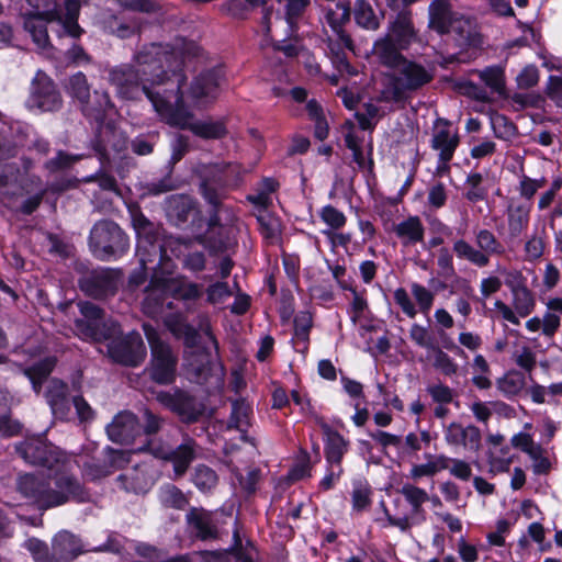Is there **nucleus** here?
I'll return each mask as SVG.
<instances>
[{"label":"nucleus","instance_id":"bb28decb","mask_svg":"<svg viewBox=\"0 0 562 562\" xmlns=\"http://www.w3.org/2000/svg\"><path fill=\"white\" fill-rule=\"evenodd\" d=\"M322 428L326 464L341 465V461L349 449V441L328 425H324Z\"/></svg>","mask_w":562,"mask_h":562},{"label":"nucleus","instance_id":"6e6552de","mask_svg":"<svg viewBox=\"0 0 562 562\" xmlns=\"http://www.w3.org/2000/svg\"><path fill=\"white\" fill-rule=\"evenodd\" d=\"M142 328L150 348V359L144 374L158 385L175 383L178 367L177 355L171 346L161 339L154 325L144 323Z\"/></svg>","mask_w":562,"mask_h":562},{"label":"nucleus","instance_id":"dca6fc26","mask_svg":"<svg viewBox=\"0 0 562 562\" xmlns=\"http://www.w3.org/2000/svg\"><path fill=\"white\" fill-rule=\"evenodd\" d=\"M453 33V40L458 52L451 54L447 60L449 63L467 61L464 57L469 48H479L483 43V36L476 21L472 18L459 15L450 29Z\"/></svg>","mask_w":562,"mask_h":562},{"label":"nucleus","instance_id":"cd10ccee","mask_svg":"<svg viewBox=\"0 0 562 562\" xmlns=\"http://www.w3.org/2000/svg\"><path fill=\"white\" fill-rule=\"evenodd\" d=\"M195 210V201L186 194L170 195L165 201V211L171 223L181 226Z\"/></svg>","mask_w":562,"mask_h":562},{"label":"nucleus","instance_id":"09e8293b","mask_svg":"<svg viewBox=\"0 0 562 562\" xmlns=\"http://www.w3.org/2000/svg\"><path fill=\"white\" fill-rule=\"evenodd\" d=\"M487 459L490 472L493 474L508 472L513 462L508 447L501 448L499 453L490 452Z\"/></svg>","mask_w":562,"mask_h":562},{"label":"nucleus","instance_id":"72a5a7b5","mask_svg":"<svg viewBox=\"0 0 562 562\" xmlns=\"http://www.w3.org/2000/svg\"><path fill=\"white\" fill-rule=\"evenodd\" d=\"M513 305L519 317L528 316L535 308L536 299L525 283H510Z\"/></svg>","mask_w":562,"mask_h":562},{"label":"nucleus","instance_id":"8fccbe9b","mask_svg":"<svg viewBox=\"0 0 562 562\" xmlns=\"http://www.w3.org/2000/svg\"><path fill=\"white\" fill-rule=\"evenodd\" d=\"M453 249L459 257L465 258L477 266H485L488 262V258L484 252L474 249L462 239L454 244Z\"/></svg>","mask_w":562,"mask_h":562},{"label":"nucleus","instance_id":"e433bc0d","mask_svg":"<svg viewBox=\"0 0 562 562\" xmlns=\"http://www.w3.org/2000/svg\"><path fill=\"white\" fill-rule=\"evenodd\" d=\"M353 16L356 23L366 30L376 31L380 27V18L367 0L356 1Z\"/></svg>","mask_w":562,"mask_h":562},{"label":"nucleus","instance_id":"ddd939ff","mask_svg":"<svg viewBox=\"0 0 562 562\" xmlns=\"http://www.w3.org/2000/svg\"><path fill=\"white\" fill-rule=\"evenodd\" d=\"M157 400L177 415L180 422L188 425L199 422L205 412V405L202 402L180 387L159 392Z\"/></svg>","mask_w":562,"mask_h":562},{"label":"nucleus","instance_id":"c85d7f7f","mask_svg":"<svg viewBox=\"0 0 562 562\" xmlns=\"http://www.w3.org/2000/svg\"><path fill=\"white\" fill-rule=\"evenodd\" d=\"M404 49L406 48L400 47L396 42L382 36L373 45V55L381 65L397 69L406 60L405 56L401 53Z\"/></svg>","mask_w":562,"mask_h":562},{"label":"nucleus","instance_id":"2f4dec72","mask_svg":"<svg viewBox=\"0 0 562 562\" xmlns=\"http://www.w3.org/2000/svg\"><path fill=\"white\" fill-rule=\"evenodd\" d=\"M400 493L409 505V513L419 518V520L426 521L427 513L423 506L429 501V495L426 490L412 483H404L401 486Z\"/></svg>","mask_w":562,"mask_h":562},{"label":"nucleus","instance_id":"20e7f679","mask_svg":"<svg viewBox=\"0 0 562 562\" xmlns=\"http://www.w3.org/2000/svg\"><path fill=\"white\" fill-rule=\"evenodd\" d=\"M18 492L40 510L65 505L69 501L85 503L89 492L72 474L55 472L54 475L25 473L16 481Z\"/></svg>","mask_w":562,"mask_h":562},{"label":"nucleus","instance_id":"9d476101","mask_svg":"<svg viewBox=\"0 0 562 562\" xmlns=\"http://www.w3.org/2000/svg\"><path fill=\"white\" fill-rule=\"evenodd\" d=\"M31 10L23 16L40 15L57 20L67 35L78 38L83 30L78 24L80 2L78 0H25Z\"/></svg>","mask_w":562,"mask_h":562},{"label":"nucleus","instance_id":"b1692460","mask_svg":"<svg viewBox=\"0 0 562 562\" xmlns=\"http://www.w3.org/2000/svg\"><path fill=\"white\" fill-rule=\"evenodd\" d=\"M428 27L440 35L449 34L460 15L453 11L450 0H432L428 7Z\"/></svg>","mask_w":562,"mask_h":562},{"label":"nucleus","instance_id":"0e129e2a","mask_svg":"<svg viewBox=\"0 0 562 562\" xmlns=\"http://www.w3.org/2000/svg\"><path fill=\"white\" fill-rule=\"evenodd\" d=\"M513 357L516 364L526 371L536 367V353L528 346L517 347Z\"/></svg>","mask_w":562,"mask_h":562},{"label":"nucleus","instance_id":"f257e3e1","mask_svg":"<svg viewBox=\"0 0 562 562\" xmlns=\"http://www.w3.org/2000/svg\"><path fill=\"white\" fill-rule=\"evenodd\" d=\"M172 54L160 45L150 44L135 55V66L122 65L109 72V81L120 97L126 100H140L146 97L155 111L161 116L172 99L175 74H183L182 69L173 70L170 75L165 69Z\"/></svg>","mask_w":562,"mask_h":562},{"label":"nucleus","instance_id":"774afa93","mask_svg":"<svg viewBox=\"0 0 562 562\" xmlns=\"http://www.w3.org/2000/svg\"><path fill=\"white\" fill-rule=\"evenodd\" d=\"M544 93L555 105L562 108V77L550 76Z\"/></svg>","mask_w":562,"mask_h":562},{"label":"nucleus","instance_id":"c9c22d12","mask_svg":"<svg viewBox=\"0 0 562 562\" xmlns=\"http://www.w3.org/2000/svg\"><path fill=\"white\" fill-rule=\"evenodd\" d=\"M57 364L55 356H47L38 361L23 368L22 372L29 381L46 382Z\"/></svg>","mask_w":562,"mask_h":562},{"label":"nucleus","instance_id":"3c124183","mask_svg":"<svg viewBox=\"0 0 562 562\" xmlns=\"http://www.w3.org/2000/svg\"><path fill=\"white\" fill-rule=\"evenodd\" d=\"M85 155H71L59 150L57 155L45 162V168L49 172H57L59 170L68 169L77 161L83 159Z\"/></svg>","mask_w":562,"mask_h":562},{"label":"nucleus","instance_id":"37998d69","mask_svg":"<svg viewBox=\"0 0 562 562\" xmlns=\"http://www.w3.org/2000/svg\"><path fill=\"white\" fill-rule=\"evenodd\" d=\"M192 482L199 491L209 492L216 486L217 474L212 468L199 464L192 474Z\"/></svg>","mask_w":562,"mask_h":562},{"label":"nucleus","instance_id":"a18cd8bd","mask_svg":"<svg viewBox=\"0 0 562 562\" xmlns=\"http://www.w3.org/2000/svg\"><path fill=\"white\" fill-rule=\"evenodd\" d=\"M432 367L446 376L458 373L459 366L452 357L440 348H432Z\"/></svg>","mask_w":562,"mask_h":562},{"label":"nucleus","instance_id":"4d7b16f0","mask_svg":"<svg viewBox=\"0 0 562 562\" xmlns=\"http://www.w3.org/2000/svg\"><path fill=\"white\" fill-rule=\"evenodd\" d=\"M426 392L437 404H450L454 397L453 390L441 382L427 385Z\"/></svg>","mask_w":562,"mask_h":562},{"label":"nucleus","instance_id":"6e6d98bb","mask_svg":"<svg viewBox=\"0 0 562 562\" xmlns=\"http://www.w3.org/2000/svg\"><path fill=\"white\" fill-rule=\"evenodd\" d=\"M69 89L71 95L81 103L90 94V87L85 74L81 71L75 74L69 79Z\"/></svg>","mask_w":562,"mask_h":562},{"label":"nucleus","instance_id":"de8ad7c7","mask_svg":"<svg viewBox=\"0 0 562 562\" xmlns=\"http://www.w3.org/2000/svg\"><path fill=\"white\" fill-rule=\"evenodd\" d=\"M481 80L491 88L493 92L501 95L505 92L504 70L501 67H488L480 72Z\"/></svg>","mask_w":562,"mask_h":562},{"label":"nucleus","instance_id":"603ef678","mask_svg":"<svg viewBox=\"0 0 562 562\" xmlns=\"http://www.w3.org/2000/svg\"><path fill=\"white\" fill-rule=\"evenodd\" d=\"M117 284L119 283H79V286L89 296L104 300L117 292Z\"/></svg>","mask_w":562,"mask_h":562},{"label":"nucleus","instance_id":"4c0bfd02","mask_svg":"<svg viewBox=\"0 0 562 562\" xmlns=\"http://www.w3.org/2000/svg\"><path fill=\"white\" fill-rule=\"evenodd\" d=\"M256 218L262 237L271 244L278 241L281 235L279 218L268 212V210H258Z\"/></svg>","mask_w":562,"mask_h":562},{"label":"nucleus","instance_id":"a878e982","mask_svg":"<svg viewBox=\"0 0 562 562\" xmlns=\"http://www.w3.org/2000/svg\"><path fill=\"white\" fill-rule=\"evenodd\" d=\"M351 8L349 2H338L335 9L329 8L326 11L325 19L331 30L337 34L338 40L344 46L355 52V43L350 34H348L344 26L350 22Z\"/></svg>","mask_w":562,"mask_h":562},{"label":"nucleus","instance_id":"473e14b6","mask_svg":"<svg viewBox=\"0 0 562 562\" xmlns=\"http://www.w3.org/2000/svg\"><path fill=\"white\" fill-rule=\"evenodd\" d=\"M280 188V182L273 177H263L254 188V194L248 195V202L259 210H268L272 204L271 194Z\"/></svg>","mask_w":562,"mask_h":562},{"label":"nucleus","instance_id":"39448f33","mask_svg":"<svg viewBox=\"0 0 562 562\" xmlns=\"http://www.w3.org/2000/svg\"><path fill=\"white\" fill-rule=\"evenodd\" d=\"M186 80L184 74H175L172 81L175 89L170 90L173 93L172 99L162 111L161 120L170 126L189 130L203 139L222 138L227 133L223 121L212 119L193 120V114L187 110L182 90Z\"/></svg>","mask_w":562,"mask_h":562},{"label":"nucleus","instance_id":"c756f323","mask_svg":"<svg viewBox=\"0 0 562 562\" xmlns=\"http://www.w3.org/2000/svg\"><path fill=\"white\" fill-rule=\"evenodd\" d=\"M113 106L105 90H94L80 103L83 115L98 124L102 123L109 109Z\"/></svg>","mask_w":562,"mask_h":562},{"label":"nucleus","instance_id":"5fc2aeb1","mask_svg":"<svg viewBox=\"0 0 562 562\" xmlns=\"http://www.w3.org/2000/svg\"><path fill=\"white\" fill-rule=\"evenodd\" d=\"M245 398H239L233 402L232 404V413L227 422V427L229 429H237L240 432V440L246 441V430L243 429L241 426V416L246 417V408Z\"/></svg>","mask_w":562,"mask_h":562},{"label":"nucleus","instance_id":"7ed1b4c3","mask_svg":"<svg viewBox=\"0 0 562 562\" xmlns=\"http://www.w3.org/2000/svg\"><path fill=\"white\" fill-rule=\"evenodd\" d=\"M130 212L137 236L139 271H134L128 281H146L149 272V281H181L178 277H172L175 262L166 256V250L160 245L164 231L161 226L149 221L139 207L131 209Z\"/></svg>","mask_w":562,"mask_h":562},{"label":"nucleus","instance_id":"bf43d9fd","mask_svg":"<svg viewBox=\"0 0 562 562\" xmlns=\"http://www.w3.org/2000/svg\"><path fill=\"white\" fill-rule=\"evenodd\" d=\"M26 549L30 551L35 562H53L52 552H49L45 541L31 538L26 542Z\"/></svg>","mask_w":562,"mask_h":562},{"label":"nucleus","instance_id":"7c9ffc66","mask_svg":"<svg viewBox=\"0 0 562 562\" xmlns=\"http://www.w3.org/2000/svg\"><path fill=\"white\" fill-rule=\"evenodd\" d=\"M218 87V77L215 71H205L191 82L189 94L195 102L214 98Z\"/></svg>","mask_w":562,"mask_h":562},{"label":"nucleus","instance_id":"412c9836","mask_svg":"<svg viewBox=\"0 0 562 562\" xmlns=\"http://www.w3.org/2000/svg\"><path fill=\"white\" fill-rule=\"evenodd\" d=\"M105 430L112 442L132 445L142 435V424L134 413L122 411L113 417Z\"/></svg>","mask_w":562,"mask_h":562},{"label":"nucleus","instance_id":"423d86ee","mask_svg":"<svg viewBox=\"0 0 562 562\" xmlns=\"http://www.w3.org/2000/svg\"><path fill=\"white\" fill-rule=\"evenodd\" d=\"M240 170L239 165L224 161L199 162L194 167V172L201 179L200 192L212 209L223 211L226 207L223 203L224 189L240 180Z\"/></svg>","mask_w":562,"mask_h":562},{"label":"nucleus","instance_id":"5701e85b","mask_svg":"<svg viewBox=\"0 0 562 562\" xmlns=\"http://www.w3.org/2000/svg\"><path fill=\"white\" fill-rule=\"evenodd\" d=\"M83 552L80 538L68 530L58 531L52 539L53 562H72Z\"/></svg>","mask_w":562,"mask_h":562},{"label":"nucleus","instance_id":"aec40b11","mask_svg":"<svg viewBox=\"0 0 562 562\" xmlns=\"http://www.w3.org/2000/svg\"><path fill=\"white\" fill-rule=\"evenodd\" d=\"M92 147L99 156L101 164L110 165L112 154H121L127 148L125 135L114 125L103 122L98 124L95 137L92 140Z\"/></svg>","mask_w":562,"mask_h":562},{"label":"nucleus","instance_id":"f03ea898","mask_svg":"<svg viewBox=\"0 0 562 562\" xmlns=\"http://www.w3.org/2000/svg\"><path fill=\"white\" fill-rule=\"evenodd\" d=\"M165 325L184 346V368L192 381L210 387L223 384L224 370L217 361V340L210 327L202 334L180 312L169 313Z\"/></svg>","mask_w":562,"mask_h":562},{"label":"nucleus","instance_id":"49530a36","mask_svg":"<svg viewBox=\"0 0 562 562\" xmlns=\"http://www.w3.org/2000/svg\"><path fill=\"white\" fill-rule=\"evenodd\" d=\"M407 94L403 87L400 85L394 75L391 76L389 82L380 91L376 100L379 102H394L404 103L407 100Z\"/></svg>","mask_w":562,"mask_h":562},{"label":"nucleus","instance_id":"1a4fd4ad","mask_svg":"<svg viewBox=\"0 0 562 562\" xmlns=\"http://www.w3.org/2000/svg\"><path fill=\"white\" fill-rule=\"evenodd\" d=\"M82 318L75 319L76 335L86 341L103 342L121 333V325L112 318H105L104 310L89 301L78 304Z\"/></svg>","mask_w":562,"mask_h":562},{"label":"nucleus","instance_id":"e2e57ef3","mask_svg":"<svg viewBox=\"0 0 562 562\" xmlns=\"http://www.w3.org/2000/svg\"><path fill=\"white\" fill-rule=\"evenodd\" d=\"M278 311L283 324H286L291 321L294 313V296L290 289H281V297Z\"/></svg>","mask_w":562,"mask_h":562},{"label":"nucleus","instance_id":"f3484780","mask_svg":"<svg viewBox=\"0 0 562 562\" xmlns=\"http://www.w3.org/2000/svg\"><path fill=\"white\" fill-rule=\"evenodd\" d=\"M186 525L192 540L206 542L221 538L216 514L203 507H190L186 514Z\"/></svg>","mask_w":562,"mask_h":562},{"label":"nucleus","instance_id":"f8f14e48","mask_svg":"<svg viewBox=\"0 0 562 562\" xmlns=\"http://www.w3.org/2000/svg\"><path fill=\"white\" fill-rule=\"evenodd\" d=\"M106 340L109 341L106 345L108 356L113 363L137 368L146 358V346L140 334L136 330L126 335H122L121 331Z\"/></svg>","mask_w":562,"mask_h":562},{"label":"nucleus","instance_id":"4468645a","mask_svg":"<svg viewBox=\"0 0 562 562\" xmlns=\"http://www.w3.org/2000/svg\"><path fill=\"white\" fill-rule=\"evenodd\" d=\"M27 106L42 112H56L63 106L60 91L54 80L43 70H37L31 81Z\"/></svg>","mask_w":562,"mask_h":562},{"label":"nucleus","instance_id":"680f3d73","mask_svg":"<svg viewBox=\"0 0 562 562\" xmlns=\"http://www.w3.org/2000/svg\"><path fill=\"white\" fill-rule=\"evenodd\" d=\"M69 395L68 384L58 378H53L49 381L47 390L45 392V398L48 405L55 403L56 401L64 400V397Z\"/></svg>","mask_w":562,"mask_h":562},{"label":"nucleus","instance_id":"69168bd1","mask_svg":"<svg viewBox=\"0 0 562 562\" xmlns=\"http://www.w3.org/2000/svg\"><path fill=\"white\" fill-rule=\"evenodd\" d=\"M497 385L504 394L515 395L521 390L524 379L518 374L508 373L497 381Z\"/></svg>","mask_w":562,"mask_h":562},{"label":"nucleus","instance_id":"052dcab7","mask_svg":"<svg viewBox=\"0 0 562 562\" xmlns=\"http://www.w3.org/2000/svg\"><path fill=\"white\" fill-rule=\"evenodd\" d=\"M178 187L177 181L171 177V169L169 172L159 180H153L146 183L145 189L146 192L150 195H159L172 190H176Z\"/></svg>","mask_w":562,"mask_h":562},{"label":"nucleus","instance_id":"338daca9","mask_svg":"<svg viewBox=\"0 0 562 562\" xmlns=\"http://www.w3.org/2000/svg\"><path fill=\"white\" fill-rule=\"evenodd\" d=\"M321 217L333 229H339L346 224V216L333 205L323 207Z\"/></svg>","mask_w":562,"mask_h":562},{"label":"nucleus","instance_id":"a19ab883","mask_svg":"<svg viewBox=\"0 0 562 562\" xmlns=\"http://www.w3.org/2000/svg\"><path fill=\"white\" fill-rule=\"evenodd\" d=\"M160 502L165 507L182 510L189 504L184 493L173 484H166L160 490Z\"/></svg>","mask_w":562,"mask_h":562},{"label":"nucleus","instance_id":"58836bf2","mask_svg":"<svg viewBox=\"0 0 562 562\" xmlns=\"http://www.w3.org/2000/svg\"><path fill=\"white\" fill-rule=\"evenodd\" d=\"M458 144V135L450 136L448 130L439 131L432 138V147L440 150L439 158L443 164H447L452 158Z\"/></svg>","mask_w":562,"mask_h":562},{"label":"nucleus","instance_id":"4be33fe9","mask_svg":"<svg viewBox=\"0 0 562 562\" xmlns=\"http://www.w3.org/2000/svg\"><path fill=\"white\" fill-rule=\"evenodd\" d=\"M397 70L398 72L394 76L406 93L422 89L434 79L431 69H427L423 65L408 59H406Z\"/></svg>","mask_w":562,"mask_h":562},{"label":"nucleus","instance_id":"2eb2a0df","mask_svg":"<svg viewBox=\"0 0 562 562\" xmlns=\"http://www.w3.org/2000/svg\"><path fill=\"white\" fill-rule=\"evenodd\" d=\"M221 212L214 209L210 211L207 229L196 237L198 241L214 255L229 251L236 245L235 228L233 225L221 223Z\"/></svg>","mask_w":562,"mask_h":562},{"label":"nucleus","instance_id":"864d4df0","mask_svg":"<svg viewBox=\"0 0 562 562\" xmlns=\"http://www.w3.org/2000/svg\"><path fill=\"white\" fill-rule=\"evenodd\" d=\"M481 431L476 426H462V434L459 447L461 446L465 450L476 453L481 448Z\"/></svg>","mask_w":562,"mask_h":562},{"label":"nucleus","instance_id":"a211bd4d","mask_svg":"<svg viewBox=\"0 0 562 562\" xmlns=\"http://www.w3.org/2000/svg\"><path fill=\"white\" fill-rule=\"evenodd\" d=\"M16 453L27 463L53 469L59 462L57 448L41 437L26 438L15 445Z\"/></svg>","mask_w":562,"mask_h":562},{"label":"nucleus","instance_id":"9b49d317","mask_svg":"<svg viewBox=\"0 0 562 562\" xmlns=\"http://www.w3.org/2000/svg\"><path fill=\"white\" fill-rule=\"evenodd\" d=\"M89 246L95 257L108 260L124 255L130 241L127 235L115 222L101 220L90 231Z\"/></svg>","mask_w":562,"mask_h":562},{"label":"nucleus","instance_id":"0eeeda50","mask_svg":"<svg viewBox=\"0 0 562 562\" xmlns=\"http://www.w3.org/2000/svg\"><path fill=\"white\" fill-rule=\"evenodd\" d=\"M204 283H148L142 311L151 318L165 317L175 308L173 300L190 301L200 297Z\"/></svg>","mask_w":562,"mask_h":562},{"label":"nucleus","instance_id":"c03bdc74","mask_svg":"<svg viewBox=\"0 0 562 562\" xmlns=\"http://www.w3.org/2000/svg\"><path fill=\"white\" fill-rule=\"evenodd\" d=\"M72 268L78 273L77 281H113L114 279L110 270H93L86 261L76 260Z\"/></svg>","mask_w":562,"mask_h":562},{"label":"nucleus","instance_id":"393cba45","mask_svg":"<svg viewBox=\"0 0 562 562\" xmlns=\"http://www.w3.org/2000/svg\"><path fill=\"white\" fill-rule=\"evenodd\" d=\"M396 42L400 47L408 48L416 38L413 13L409 9H402L394 20L390 22L387 33L384 35Z\"/></svg>","mask_w":562,"mask_h":562},{"label":"nucleus","instance_id":"ea45409f","mask_svg":"<svg viewBox=\"0 0 562 562\" xmlns=\"http://www.w3.org/2000/svg\"><path fill=\"white\" fill-rule=\"evenodd\" d=\"M394 231L400 238L407 239L408 243L420 241L424 237V227L417 216H411L397 224Z\"/></svg>","mask_w":562,"mask_h":562},{"label":"nucleus","instance_id":"79ce46f5","mask_svg":"<svg viewBox=\"0 0 562 562\" xmlns=\"http://www.w3.org/2000/svg\"><path fill=\"white\" fill-rule=\"evenodd\" d=\"M371 487L366 480L357 479L352 482L351 503L357 513L364 510L371 504Z\"/></svg>","mask_w":562,"mask_h":562},{"label":"nucleus","instance_id":"13d9d810","mask_svg":"<svg viewBox=\"0 0 562 562\" xmlns=\"http://www.w3.org/2000/svg\"><path fill=\"white\" fill-rule=\"evenodd\" d=\"M294 335L299 340L306 342L308 340L310 329L312 327V315L307 311L299 312L293 319Z\"/></svg>","mask_w":562,"mask_h":562},{"label":"nucleus","instance_id":"f704fd0d","mask_svg":"<svg viewBox=\"0 0 562 562\" xmlns=\"http://www.w3.org/2000/svg\"><path fill=\"white\" fill-rule=\"evenodd\" d=\"M50 20L46 16L29 15L24 16V30L32 36L33 42L38 48H46L49 44L46 22Z\"/></svg>","mask_w":562,"mask_h":562},{"label":"nucleus","instance_id":"6ab92c4d","mask_svg":"<svg viewBox=\"0 0 562 562\" xmlns=\"http://www.w3.org/2000/svg\"><path fill=\"white\" fill-rule=\"evenodd\" d=\"M151 441L147 440L146 443L139 447L137 450L140 452L150 451L155 457L160 458L167 462L172 463L173 472L176 476H182L187 473L191 463L196 457V442L193 438L187 437L176 448L168 451H162L158 448L151 450Z\"/></svg>","mask_w":562,"mask_h":562}]
</instances>
